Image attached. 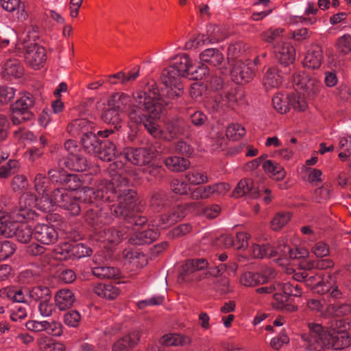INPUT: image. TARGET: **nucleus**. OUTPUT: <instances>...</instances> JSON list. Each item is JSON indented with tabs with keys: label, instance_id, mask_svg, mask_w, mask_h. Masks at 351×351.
Wrapping results in <instances>:
<instances>
[{
	"label": "nucleus",
	"instance_id": "ddd939ff",
	"mask_svg": "<svg viewBox=\"0 0 351 351\" xmlns=\"http://www.w3.org/2000/svg\"><path fill=\"white\" fill-rule=\"evenodd\" d=\"M34 237L40 243L50 245L58 240V235L53 226L38 223L34 228Z\"/></svg>",
	"mask_w": 351,
	"mask_h": 351
},
{
	"label": "nucleus",
	"instance_id": "bf43d9fd",
	"mask_svg": "<svg viewBox=\"0 0 351 351\" xmlns=\"http://www.w3.org/2000/svg\"><path fill=\"white\" fill-rule=\"evenodd\" d=\"M282 289L287 296L300 297L302 293L301 287L295 281L284 283Z\"/></svg>",
	"mask_w": 351,
	"mask_h": 351
},
{
	"label": "nucleus",
	"instance_id": "7c9ffc66",
	"mask_svg": "<svg viewBox=\"0 0 351 351\" xmlns=\"http://www.w3.org/2000/svg\"><path fill=\"white\" fill-rule=\"evenodd\" d=\"M96 233L99 236V239L104 242H108L113 244L119 243L124 233L121 230H119L114 228H106L104 229H99Z\"/></svg>",
	"mask_w": 351,
	"mask_h": 351
},
{
	"label": "nucleus",
	"instance_id": "c85d7f7f",
	"mask_svg": "<svg viewBox=\"0 0 351 351\" xmlns=\"http://www.w3.org/2000/svg\"><path fill=\"white\" fill-rule=\"evenodd\" d=\"M322 59L321 48L316 46L308 51L303 60V64L305 67L309 69H318L321 66Z\"/></svg>",
	"mask_w": 351,
	"mask_h": 351
},
{
	"label": "nucleus",
	"instance_id": "4468645a",
	"mask_svg": "<svg viewBox=\"0 0 351 351\" xmlns=\"http://www.w3.org/2000/svg\"><path fill=\"white\" fill-rule=\"evenodd\" d=\"M229 189V184L223 182L216 183L204 187H197L191 193V198L195 200L206 199L214 193H221Z\"/></svg>",
	"mask_w": 351,
	"mask_h": 351
},
{
	"label": "nucleus",
	"instance_id": "9b49d317",
	"mask_svg": "<svg viewBox=\"0 0 351 351\" xmlns=\"http://www.w3.org/2000/svg\"><path fill=\"white\" fill-rule=\"evenodd\" d=\"M24 58L25 62L34 69H38L47 60L45 49L35 43L25 47Z\"/></svg>",
	"mask_w": 351,
	"mask_h": 351
},
{
	"label": "nucleus",
	"instance_id": "79ce46f5",
	"mask_svg": "<svg viewBox=\"0 0 351 351\" xmlns=\"http://www.w3.org/2000/svg\"><path fill=\"white\" fill-rule=\"evenodd\" d=\"M302 93L300 91H297L296 93L288 95L289 108L291 106L294 110L298 111H304L306 109L308 106L305 99L306 96L304 94L302 96Z\"/></svg>",
	"mask_w": 351,
	"mask_h": 351
},
{
	"label": "nucleus",
	"instance_id": "3c124183",
	"mask_svg": "<svg viewBox=\"0 0 351 351\" xmlns=\"http://www.w3.org/2000/svg\"><path fill=\"white\" fill-rule=\"evenodd\" d=\"M55 258L60 261L71 259V243H62L53 249Z\"/></svg>",
	"mask_w": 351,
	"mask_h": 351
},
{
	"label": "nucleus",
	"instance_id": "a878e982",
	"mask_svg": "<svg viewBox=\"0 0 351 351\" xmlns=\"http://www.w3.org/2000/svg\"><path fill=\"white\" fill-rule=\"evenodd\" d=\"M55 300L57 307L60 311H64L73 306L75 298L72 291L69 289H61L57 292Z\"/></svg>",
	"mask_w": 351,
	"mask_h": 351
},
{
	"label": "nucleus",
	"instance_id": "8fccbe9b",
	"mask_svg": "<svg viewBox=\"0 0 351 351\" xmlns=\"http://www.w3.org/2000/svg\"><path fill=\"white\" fill-rule=\"evenodd\" d=\"M283 32L284 29L281 28H270L262 33L261 34V37L263 41L269 44H272L274 43H277V44L282 43L280 40L282 37Z\"/></svg>",
	"mask_w": 351,
	"mask_h": 351
},
{
	"label": "nucleus",
	"instance_id": "c9c22d12",
	"mask_svg": "<svg viewBox=\"0 0 351 351\" xmlns=\"http://www.w3.org/2000/svg\"><path fill=\"white\" fill-rule=\"evenodd\" d=\"M77 197H73L76 200L78 206L82 209L80 204H92L97 199H99L95 189L91 187H84L77 193Z\"/></svg>",
	"mask_w": 351,
	"mask_h": 351
},
{
	"label": "nucleus",
	"instance_id": "f8f14e48",
	"mask_svg": "<svg viewBox=\"0 0 351 351\" xmlns=\"http://www.w3.org/2000/svg\"><path fill=\"white\" fill-rule=\"evenodd\" d=\"M273 52L279 64L285 68L293 63L295 51L290 43L282 42L274 45Z\"/></svg>",
	"mask_w": 351,
	"mask_h": 351
},
{
	"label": "nucleus",
	"instance_id": "5701e85b",
	"mask_svg": "<svg viewBox=\"0 0 351 351\" xmlns=\"http://www.w3.org/2000/svg\"><path fill=\"white\" fill-rule=\"evenodd\" d=\"M37 217V214L34 210L29 207H23L22 206V199L20 201V206L14 209L10 214L9 219H12L13 221L17 223H25L34 220Z\"/></svg>",
	"mask_w": 351,
	"mask_h": 351
},
{
	"label": "nucleus",
	"instance_id": "4c0bfd02",
	"mask_svg": "<svg viewBox=\"0 0 351 351\" xmlns=\"http://www.w3.org/2000/svg\"><path fill=\"white\" fill-rule=\"evenodd\" d=\"M190 343L189 337L180 334L165 335L160 339V343L166 346H182Z\"/></svg>",
	"mask_w": 351,
	"mask_h": 351
},
{
	"label": "nucleus",
	"instance_id": "dca6fc26",
	"mask_svg": "<svg viewBox=\"0 0 351 351\" xmlns=\"http://www.w3.org/2000/svg\"><path fill=\"white\" fill-rule=\"evenodd\" d=\"M254 71L247 64L242 62H237L231 71L232 80L238 84H246L254 77Z\"/></svg>",
	"mask_w": 351,
	"mask_h": 351
},
{
	"label": "nucleus",
	"instance_id": "774afa93",
	"mask_svg": "<svg viewBox=\"0 0 351 351\" xmlns=\"http://www.w3.org/2000/svg\"><path fill=\"white\" fill-rule=\"evenodd\" d=\"M336 45L342 54L349 53L351 51V36L348 34L343 35L337 40Z\"/></svg>",
	"mask_w": 351,
	"mask_h": 351
},
{
	"label": "nucleus",
	"instance_id": "bb28decb",
	"mask_svg": "<svg viewBox=\"0 0 351 351\" xmlns=\"http://www.w3.org/2000/svg\"><path fill=\"white\" fill-rule=\"evenodd\" d=\"M117 154L114 143L110 140H103L96 156L103 161L110 162L115 158Z\"/></svg>",
	"mask_w": 351,
	"mask_h": 351
},
{
	"label": "nucleus",
	"instance_id": "a18cd8bd",
	"mask_svg": "<svg viewBox=\"0 0 351 351\" xmlns=\"http://www.w3.org/2000/svg\"><path fill=\"white\" fill-rule=\"evenodd\" d=\"M186 178L192 185H201L209 181L206 172L196 169L189 171L186 174Z\"/></svg>",
	"mask_w": 351,
	"mask_h": 351
},
{
	"label": "nucleus",
	"instance_id": "680f3d73",
	"mask_svg": "<svg viewBox=\"0 0 351 351\" xmlns=\"http://www.w3.org/2000/svg\"><path fill=\"white\" fill-rule=\"evenodd\" d=\"M15 245L10 241L0 242V261L11 256L15 252Z\"/></svg>",
	"mask_w": 351,
	"mask_h": 351
},
{
	"label": "nucleus",
	"instance_id": "6e6552de",
	"mask_svg": "<svg viewBox=\"0 0 351 351\" xmlns=\"http://www.w3.org/2000/svg\"><path fill=\"white\" fill-rule=\"evenodd\" d=\"M293 86L308 97H313L321 88V82L315 77H311L304 71L295 72L292 77Z\"/></svg>",
	"mask_w": 351,
	"mask_h": 351
},
{
	"label": "nucleus",
	"instance_id": "f704fd0d",
	"mask_svg": "<svg viewBox=\"0 0 351 351\" xmlns=\"http://www.w3.org/2000/svg\"><path fill=\"white\" fill-rule=\"evenodd\" d=\"M94 292L98 296L107 299L114 300L119 295V288L112 284L99 283L94 287Z\"/></svg>",
	"mask_w": 351,
	"mask_h": 351
},
{
	"label": "nucleus",
	"instance_id": "09e8293b",
	"mask_svg": "<svg viewBox=\"0 0 351 351\" xmlns=\"http://www.w3.org/2000/svg\"><path fill=\"white\" fill-rule=\"evenodd\" d=\"M20 169V163L17 160H9L7 163L0 167V179H6L17 173Z\"/></svg>",
	"mask_w": 351,
	"mask_h": 351
},
{
	"label": "nucleus",
	"instance_id": "052dcab7",
	"mask_svg": "<svg viewBox=\"0 0 351 351\" xmlns=\"http://www.w3.org/2000/svg\"><path fill=\"white\" fill-rule=\"evenodd\" d=\"M208 262L204 258L188 260L185 263V269L190 273L206 268Z\"/></svg>",
	"mask_w": 351,
	"mask_h": 351
},
{
	"label": "nucleus",
	"instance_id": "0e129e2a",
	"mask_svg": "<svg viewBox=\"0 0 351 351\" xmlns=\"http://www.w3.org/2000/svg\"><path fill=\"white\" fill-rule=\"evenodd\" d=\"M47 178L41 173H38L34 178V189L40 195L47 194V189L48 187Z\"/></svg>",
	"mask_w": 351,
	"mask_h": 351
},
{
	"label": "nucleus",
	"instance_id": "0eeeda50",
	"mask_svg": "<svg viewBox=\"0 0 351 351\" xmlns=\"http://www.w3.org/2000/svg\"><path fill=\"white\" fill-rule=\"evenodd\" d=\"M161 134L160 136H154L155 138L171 141L180 136L189 137L191 135V125L183 119L176 118L165 122L164 129L159 127Z\"/></svg>",
	"mask_w": 351,
	"mask_h": 351
},
{
	"label": "nucleus",
	"instance_id": "473e14b6",
	"mask_svg": "<svg viewBox=\"0 0 351 351\" xmlns=\"http://www.w3.org/2000/svg\"><path fill=\"white\" fill-rule=\"evenodd\" d=\"M184 77L171 66L163 69L160 76V80L165 86H182L181 79Z\"/></svg>",
	"mask_w": 351,
	"mask_h": 351
},
{
	"label": "nucleus",
	"instance_id": "6e6d98bb",
	"mask_svg": "<svg viewBox=\"0 0 351 351\" xmlns=\"http://www.w3.org/2000/svg\"><path fill=\"white\" fill-rule=\"evenodd\" d=\"M92 254V250L83 243H71V259H79L82 257L89 256Z\"/></svg>",
	"mask_w": 351,
	"mask_h": 351
},
{
	"label": "nucleus",
	"instance_id": "a19ab883",
	"mask_svg": "<svg viewBox=\"0 0 351 351\" xmlns=\"http://www.w3.org/2000/svg\"><path fill=\"white\" fill-rule=\"evenodd\" d=\"M93 274L98 278H114L120 274L119 269L114 267L98 266L93 268Z\"/></svg>",
	"mask_w": 351,
	"mask_h": 351
},
{
	"label": "nucleus",
	"instance_id": "9d476101",
	"mask_svg": "<svg viewBox=\"0 0 351 351\" xmlns=\"http://www.w3.org/2000/svg\"><path fill=\"white\" fill-rule=\"evenodd\" d=\"M156 147L152 145L138 148H130L125 153V159L134 165H146L156 158Z\"/></svg>",
	"mask_w": 351,
	"mask_h": 351
},
{
	"label": "nucleus",
	"instance_id": "c03bdc74",
	"mask_svg": "<svg viewBox=\"0 0 351 351\" xmlns=\"http://www.w3.org/2000/svg\"><path fill=\"white\" fill-rule=\"evenodd\" d=\"M252 254L257 258L275 256V254H273V246L268 243L262 245L254 244L252 247Z\"/></svg>",
	"mask_w": 351,
	"mask_h": 351
},
{
	"label": "nucleus",
	"instance_id": "39448f33",
	"mask_svg": "<svg viewBox=\"0 0 351 351\" xmlns=\"http://www.w3.org/2000/svg\"><path fill=\"white\" fill-rule=\"evenodd\" d=\"M35 104L34 96L29 93H25L18 100L10 106L11 121L14 125H19L23 122L34 119L32 111Z\"/></svg>",
	"mask_w": 351,
	"mask_h": 351
},
{
	"label": "nucleus",
	"instance_id": "20e7f679",
	"mask_svg": "<svg viewBox=\"0 0 351 351\" xmlns=\"http://www.w3.org/2000/svg\"><path fill=\"white\" fill-rule=\"evenodd\" d=\"M0 298L3 300L7 298L12 304L15 302L27 303V298L40 302L44 300L51 299V292L49 288L42 286L35 287L32 289L8 287L0 290Z\"/></svg>",
	"mask_w": 351,
	"mask_h": 351
},
{
	"label": "nucleus",
	"instance_id": "72a5a7b5",
	"mask_svg": "<svg viewBox=\"0 0 351 351\" xmlns=\"http://www.w3.org/2000/svg\"><path fill=\"white\" fill-rule=\"evenodd\" d=\"M166 167L173 172H182L186 170L191 165L190 161L180 156H169L165 160Z\"/></svg>",
	"mask_w": 351,
	"mask_h": 351
},
{
	"label": "nucleus",
	"instance_id": "7ed1b4c3",
	"mask_svg": "<svg viewBox=\"0 0 351 351\" xmlns=\"http://www.w3.org/2000/svg\"><path fill=\"white\" fill-rule=\"evenodd\" d=\"M36 205L40 210L45 213L53 210V205L68 210L73 216L79 215L81 212V208L76 200L63 188L54 189L51 198L47 196V194L42 195V197L37 200Z\"/></svg>",
	"mask_w": 351,
	"mask_h": 351
},
{
	"label": "nucleus",
	"instance_id": "5fc2aeb1",
	"mask_svg": "<svg viewBox=\"0 0 351 351\" xmlns=\"http://www.w3.org/2000/svg\"><path fill=\"white\" fill-rule=\"evenodd\" d=\"M240 283L245 287H254L261 285L259 279V273L246 271L244 272L239 279Z\"/></svg>",
	"mask_w": 351,
	"mask_h": 351
},
{
	"label": "nucleus",
	"instance_id": "4be33fe9",
	"mask_svg": "<svg viewBox=\"0 0 351 351\" xmlns=\"http://www.w3.org/2000/svg\"><path fill=\"white\" fill-rule=\"evenodd\" d=\"M97 206L90 208L86 212L85 221L91 226L94 227L95 232L106 223V217Z\"/></svg>",
	"mask_w": 351,
	"mask_h": 351
},
{
	"label": "nucleus",
	"instance_id": "338daca9",
	"mask_svg": "<svg viewBox=\"0 0 351 351\" xmlns=\"http://www.w3.org/2000/svg\"><path fill=\"white\" fill-rule=\"evenodd\" d=\"M41 351H65V346L60 342H54L51 340H43L40 342Z\"/></svg>",
	"mask_w": 351,
	"mask_h": 351
},
{
	"label": "nucleus",
	"instance_id": "1a4fd4ad",
	"mask_svg": "<svg viewBox=\"0 0 351 351\" xmlns=\"http://www.w3.org/2000/svg\"><path fill=\"white\" fill-rule=\"evenodd\" d=\"M118 201L117 206L113 205L111 212L117 217H125L129 216L131 211H133L137 199L136 192L128 189L116 195Z\"/></svg>",
	"mask_w": 351,
	"mask_h": 351
},
{
	"label": "nucleus",
	"instance_id": "e2e57ef3",
	"mask_svg": "<svg viewBox=\"0 0 351 351\" xmlns=\"http://www.w3.org/2000/svg\"><path fill=\"white\" fill-rule=\"evenodd\" d=\"M209 72V69L205 63H202L201 65L195 66L191 69L189 77L195 80H201L206 77Z\"/></svg>",
	"mask_w": 351,
	"mask_h": 351
},
{
	"label": "nucleus",
	"instance_id": "b1692460",
	"mask_svg": "<svg viewBox=\"0 0 351 351\" xmlns=\"http://www.w3.org/2000/svg\"><path fill=\"white\" fill-rule=\"evenodd\" d=\"M199 59L203 63L217 66L221 64L224 57L219 49L217 48H208L200 53Z\"/></svg>",
	"mask_w": 351,
	"mask_h": 351
},
{
	"label": "nucleus",
	"instance_id": "37998d69",
	"mask_svg": "<svg viewBox=\"0 0 351 351\" xmlns=\"http://www.w3.org/2000/svg\"><path fill=\"white\" fill-rule=\"evenodd\" d=\"M110 182L112 186H114V191L116 195L129 189V180L125 176L117 172L111 175V180Z\"/></svg>",
	"mask_w": 351,
	"mask_h": 351
},
{
	"label": "nucleus",
	"instance_id": "423d86ee",
	"mask_svg": "<svg viewBox=\"0 0 351 351\" xmlns=\"http://www.w3.org/2000/svg\"><path fill=\"white\" fill-rule=\"evenodd\" d=\"M156 84L148 85L146 89L149 94H152L154 90L156 92V101L157 104L166 106L167 108H173L174 105L182 97L184 90L182 86H165L159 92L155 87Z\"/></svg>",
	"mask_w": 351,
	"mask_h": 351
},
{
	"label": "nucleus",
	"instance_id": "603ef678",
	"mask_svg": "<svg viewBox=\"0 0 351 351\" xmlns=\"http://www.w3.org/2000/svg\"><path fill=\"white\" fill-rule=\"evenodd\" d=\"M245 134V128L239 123L230 124L226 129L227 138L233 141L240 140Z\"/></svg>",
	"mask_w": 351,
	"mask_h": 351
},
{
	"label": "nucleus",
	"instance_id": "2eb2a0df",
	"mask_svg": "<svg viewBox=\"0 0 351 351\" xmlns=\"http://www.w3.org/2000/svg\"><path fill=\"white\" fill-rule=\"evenodd\" d=\"M24 68L20 61L16 58L7 60L1 66V76L6 80L12 78H20L23 75Z\"/></svg>",
	"mask_w": 351,
	"mask_h": 351
},
{
	"label": "nucleus",
	"instance_id": "4d7b16f0",
	"mask_svg": "<svg viewBox=\"0 0 351 351\" xmlns=\"http://www.w3.org/2000/svg\"><path fill=\"white\" fill-rule=\"evenodd\" d=\"M291 219L289 213L280 212L276 213L271 221V226L274 230H279L285 226Z\"/></svg>",
	"mask_w": 351,
	"mask_h": 351
},
{
	"label": "nucleus",
	"instance_id": "6ab92c4d",
	"mask_svg": "<svg viewBox=\"0 0 351 351\" xmlns=\"http://www.w3.org/2000/svg\"><path fill=\"white\" fill-rule=\"evenodd\" d=\"M62 165L71 171L82 172L88 167L86 158L81 154H69L62 160Z\"/></svg>",
	"mask_w": 351,
	"mask_h": 351
},
{
	"label": "nucleus",
	"instance_id": "c756f323",
	"mask_svg": "<svg viewBox=\"0 0 351 351\" xmlns=\"http://www.w3.org/2000/svg\"><path fill=\"white\" fill-rule=\"evenodd\" d=\"M101 142L102 141L99 140L97 136L93 132L83 135L81 138V143L84 151L95 156L99 149Z\"/></svg>",
	"mask_w": 351,
	"mask_h": 351
},
{
	"label": "nucleus",
	"instance_id": "2f4dec72",
	"mask_svg": "<svg viewBox=\"0 0 351 351\" xmlns=\"http://www.w3.org/2000/svg\"><path fill=\"white\" fill-rule=\"evenodd\" d=\"M97 197L104 202H112L116 198V193L114 191V186H112L110 180H102L97 186Z\"/></svg>",
	"mask_w": 351,
	"mask_h": 351
},
{
	"label": "nucleus",
	"instance_id": "ea45409f",
	"mask_svg": "<svg viewBox=\"0 0 351 351\" xmlns=\"http://www.w3.org/2000/svg\"><path fill=\"white\" fill-rule=\"evenodd\" d=\"M130 101V97L125 93H115L110 98L108 105L111 108L119 111H123L128 102Z\"/></svg>",
	"mask_w": 351,
	"mask_h": 351
},
{
	"label": "nucleus",
	"instance_id": "cd10ccee",
	"mask_svg": "<svg viewBox=\"0 0 351 351\" xmlns=\"http://www.w3.org/2000/svg\"><path fill=\"white\" fill-rule=\"evenodd\" d=\"M171 66L184 77H189L191 70L193 69L191 58L185 53L175 58V62Z\"/></svg>",
	"mask_w": 351,
	"mask_h": 351
},
{
	"label": "nucleus",
	"instance_id": "49530a36",
	"mask_svg": "<svg viewBox=\"0 0 351 351\" xmlns=\"http://www.w3.org/2000/svg\"><path fill=\"white\" fill-rule=\"evenodd\" d=\"M288 95L278 93L272 98L274 108L280 114H285L289 110Z\"/></svg>",
	"mask_w": 351,
	"mask_h": 351
},
{
	"label": "nucleus",
	"instance_id": "f257e3e1",
	"mask_svg": "<svg viewBox=\"0 0 351 351\" xmlns=\"http://www.w3.org/2000/svg\"><path fill=\"white\" fill-rule=\"evenodd\" d=\"M156 92L149 94L147 89L138 90L133 94V102L127 112L130 122L134 125H143L152 136H160L161 132L155 119L159 117L162 112L160 105L155 99Z\"/></svg>",
	"mask_w": 351,
	"mask_h": 351
},
{
	"label": "nucleus",
	"instance_id": "13d9d810",
	"mask_svg": "<svg viewBox=\"0 0 351 351\" xmlns=\"http://www.w3.org/2000/svg\"><path fill=\"white\" fill-rule=\"evenodd\" d=\"M326 310L333 316L341 317L351 312V305L348 304H331L327 307Z\"/></svg>",
	"mask_w": 351,
	"mask_h": 351
},
{
	"label": "nucleus",
	"instance_id": "393cba45",
	"mask_svg": "<svg viewBox=\"0 0 351 351\" xmlns=\"http://www.w3.org/2000/svg\"><path fill=\"white\" fill-rule=\"evenodd\" d=\"M291 71V68L289 67L288 71L285 70L283 71L284 73H287ZM282 71H280L278 68L273 67L269 69L264 76L263 84L266 87L275 88L278 87L281 84L282 82Z\"/></svg>",
	"mask_w": 351,
	"mask_h": 351
},
{
	"label": "nucleus",
	"instance_id": "f03ea898",
	"mask_svg": "<svg viewBox=\"0 0 351 351\" xmlns=\"http://www.w3.org/2000/svg\"><path fill=\"white\" fill-rule=\"evenodd\" d=\"M308 332L301 335L302 346L306 351L341 350L351 345V337L347 332L326 330L321 324H308Z\"/></svg>",
	"mask_w": 351,
	"mask_h": 351
},
{
	"label": "nucleus",
	"instance_id": "a211bd4d",
	"mask_svg": "<svg viewBox=\"0 0 351 351\" xmlns=\"http://www.w3.org/2000/svg\"><path fill=\"white\" fill-rule=\"evenodd\" d=\"M140 332L134 330L117 340L112 346V351H128L133 348L140 340Z\"/></svg>",
	"mask_w": 351,
	"mask_h": 351
},
{
	"label": "nucleus",
	"instance_id": "69168bd1",
	"mask_svg": "<svg viewBox=\"0 0 351 351\" xmlns=\"http://www.w3.org/2000/svg\"><path fill=\"white\" fill-rule=\"evenodd\" d=\"M191 123L197 128H202L208 122L207 115L202 111L196 110L190 115Z\"/></svg>",
	"mask_w": 351,
	"mask_h": 351
},
{
	"label": "nucleus",
	"instance_id": "864d4df0",
	"mask_svg": "<svg viewBox=\"0 0 351 351\" xmlns=\"http://www.w3.org/2000/svg\"><path fill=\"white\" fill-rule=\"evenodd\" d=\"M149 203L155 211L159 212L167 204L168 199L164 193L158 192L152 195Z\"/></svg>",
	"mask_w": 351,
	"mask_h": 351
},
{
	"label": "nucleus",
	"instance_id": "e433bc0d",
	"mask_svg": "<svg viewBox=\"0 0 351 351\" xmlns=\"http://www.w3.org/2000/svg\"><path fill=\"white\" fill-rule=\"evenodd\" d=\"M14 234L19 242L27 243L34 236V230L27 223H22L14 228Z\"/></svg>",
	"mask_w": 351,
	"mask_h": 351
},
{
	"label": "nucleus",
	"instance_id": "de8ad7c7",
	"mask_svg": "<svg viewBox=\"0 0 351 351\" xmlns=\"http://www.w3.org/2000/svg\"><path fill=\"white\" fill-rule=\"evenodd\" d=\"M101 118L105 123L114 125L115 129L119 127L121 121L120 112L110 107L103 112Z\"/></svg>",
	"mask_w": 351,
	"mask_h": 351
},
{
	"label": "nucleus",
	"instance_id": "f3484780",
	"mask_svg": "<svg viewBox=\"0 0 351 351\" xmlns=\"http://www.w3.org/2000/svg\"><path fill=\"white\" fill-rule=\"evenodd\" d=\"M245 195L252 199H256L259 197V191L254 186V181L252 179L241 180L232 192V196L236 198Z\"/></svg>",
	"mask_w": 351,
	"mask_h": 351
},
{
	"label": "nucleus",
	"instance_id": "58836bf2",
	"mask_svg": "<svg viewBox=\"0 0 351 351\" xmlns=\"http://www.w3.org/2000/svg\"><path fill=\"white\" fill-rule=\"evenodd\" d=\"M263 169L266 173H270L271 177L276 180H281L286 176V171L284 168L274 160L264 161Z\"/></svg>",
	"mask_w": 351,
	"mask_h": 351
},
{
	"label": "nucleus",
	"instance_id": "aec40b11",
	"mask_svg": "<svg viewBox=\"0 0 351 351\" xmlns=\"http://www.w3.org/2000/svg\"><path fill=\"white\" fill-rule=\"evenodd\" d=\"M93 123L86 119H77L71 121L67 126V131L72 136L80 134L85 135L91 133Z\"/></svg>",
	"mask_w": 351,
	"mask_h": 351
},
{
	"label": "nucleus",
	"instance_id": "412c9836",
	"mask_svg": "<svg viewBox=\"0 0 351 351\" xmlns=\"http://www.w3.org/2000/svg\"><path fill=\"white\" fill-rule=\"evenodd\" d=\"M158 237V231L150 228L136 232L130 237V241L134 245L150 244Z\"/></svg>",
	"mask_w": 351,
	"mask_h": 351
}]
</instances>
